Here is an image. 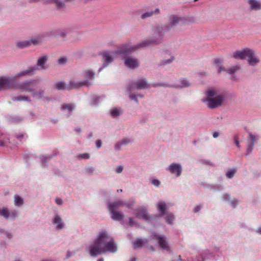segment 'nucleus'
<instances>
[{
    "instance_id": "nucleus-1",
    "label": "nucleus",
    "mask_w": 261,
    "mask_h": 261,
    "mask_svg": "<svg viewBox=\"0 0 261 261\" xmlns=\"http://www.w3.org/2000/svg\"><path fill=\"white\" fill-rule=\"evenodd\" d=\"M178 24H184V21L181 17L176 16H172L170 19L169 22L164 28L157 27L153 31V38L149 40L142 41L137 45H131L129 44H125L121 45L116 51V54L119 55H125L130 53L142 47H144L150 45L157 44L162 41L163 32L169 30Z\"/></svg>"
},
{
    "instance_id": "nucleus-2",
    "label": "nucleus",
    "mask_w": 261,
    "mask_h": 261,
    "mask_svg": "<svg viewBox=\"0 0 261 261\" xmlns=\"http://www.w3.org/2000/svg\"><path fill=\"white\" fill-rule=\"evenodd\" d=\"M88 250L91 256L96 257L107 252L115 253L117 250V246L114 239L110 238L106 231H102L98 234L92 244L89 246Z\"/></svg>"
},
{
    "instance_id": "nucleus-3",
    "label": "nucleus",
    "mask_w": 261,
    "mask_h": 261,
    "mask_svg": "<svg viewBox=\"0 0 261 261\" xmlns=\"http://www.w3.org/2000/svg\"><path fill=\"white\" fill-rule=\"evenodd\" d=\"M37 83V81L35 80L24 81L14 84V89L23 92H32L33 96L40 98L44 93V90H40L39 91L35 90Z\"/></svg>"
},
{
    "instance_id": "nucleus-4",
    "label": "nucleus",
    "mask_w": 261,
    "mask_h": 261,
    "mask_svg": "<svg viewBox=\"0 0 261 261\" xmlns=\"http://www.w3.org/2000/svg\"><path fill=\"white\" fill-rule=\"evenodd\" d=\"M224 100V96L218 93L216 90H209L207 92L206 97L203 101L207 102V106L211 109L218 108L221 106Z\"/></svg>"
},
{
    "instance_id": "nucleus-5",
    "label": "nucleus",
    "mask_w": 261,
    "mask_h": 261,
    "mask_svg": "<svg viewBox=\"0 0 261 261\" xmlns=\"http://www.w3.org/2000/svg\"><path fill=\"white\" fill-rule=\"evenodd\" d=\"M232 57L235 59L242 60L247 58L249 64L253 66L256 65L259 61L255 55L254 51L248 48L234 52Z\"/></svg>"
},
{
    "instance_id": "nucleus-6",
    "label": "nucleus",
    "mask_w": 261,
    "mask_h": 261,
    "mask_svg": "<svg viewBox=\"0 0 261 261\" xmlns=\"http://www.w3.org/2000/svg\"><path fill=\"white\" fill-rule=\"evenodd\" d=\"M124 205V203L120 200L111 202L109 204V210L111 213L112 219L116 221H121L124 218V215L116 212L120 207Z\"/></svg>"
},
{
    "instance_id": "nucleus-7",
    "label": "nucleus",
    "mask_w": 261,
    "mask_h": 261,
    "mask_svg": "<svg viewBox=\"0 0 261 261\" xmlns=\"http://www.w3.org/2000/svg\"><path fill=\"white\" fill-rule=\"evenodd\" d=\"M151 239L156 240L161 249L167 251L170 250V247L165 236L159 235L155 232H153L151 236Z\"/></svg>"
},
{
    "instance_id": "nucleus-8",
    "label": "nucleus",
    "mask_w": 261,
    "mask_h": 261,
    "mask_svg": "<svg viewBox=\"0 0 261 261\" xmlns=\"http://www.w3.org/2000/svg\"><path fill=\"white\" fill-rule=\"evenodd\" d=\"M37 70L36 68L35 67H30L28 69L21 71L18 73L14 75L13 76L10 77L11 80H13L14 84H17V83H16L15 81L17 79L20 78L22 76H30L34 74L36 70Z\"/></svg>"
},
{
    "instance_id": "nucleus-9",
    "label": "nucleus",
    "mask_w": 261,
    "mask_h": 261,
    "mask_svg": "<svg viewBox=\"0 0 261 261\" xmlns=\"http://www.w3.org/2000/svg\"><path fill=\"white\" fill-rule=\"evenodd\" d=\"M11 77L5 76L0 77V91L6 89H14V83Z\"/></svg>"
},
{
    "instance_id": "nucleus-10",
    "label": "nucleus",
    "mask_w": 261,
    "mask_h": 261,
    "mask_svg": "<svg viewBox=\"0 0 261 261\" xmlns=\"http://www.w3.org/2000/svg\"><path fill=\"white\" fill-rule=\"evenodd\" d=\"M100 55L102 57L103 63L102 67L99 69V71H100L103 68L106 67L110 63H112L114 60V58L107 51L101 53Z\"/></svg>"
},
{
    "instance_id": "nucleus-11",
    "label": "nucleus",
    "mask_w": 261,
    "mask_h": 261,
    "mask_svg": "<svg viewBox=\"0 0 261 261\" xmlns=\"http://www.w3.org/2000/svg\"><path fill=\"white\" fill-rule=\"evenodd\" d=\"M168 170L172 174H175L176 176H179L181 174L182 168L179 164L172 163L168 168Z\"/></svg>"
},
{
    "instance_id": "nucleus-12",
    "label": "nucleus",
    "mask_w": 261,
    "mask_h": 261,
    "mask_svg": "<svg viewBox=\"0 0 261 261\" xmlns=\"http://www.w3.org/2000/svg\"><path fill=\"white\" fill-rule=\"evenodd\" d=\"M69 90L72 89H76L80 88L83 86H89V82L87 80L83 81L82 82H75L73 81H70L69 85H67Z\"/></svg>"
},
{
    "instance_id": "nucleus-13",
    "label": "nucleus",
    "mask_w": 261,
    "mask_h": 261,
    "mask_svg": "<svg viewBox=\"0 0 261 261\" xmlns=\"http://www.w3.org/2000/svg\"><path fill=\"white\" fill-rule=\"evenodd\" d=\"M257 139L255 138V136L251 133L249 134V136L248 137L247 140V151L248 153H250L252 152L254 145V142Z\"/></svg>"
},
{
    "instance_id": "nucleus-14",
    "label": "nucleus",
    "mask_w": 261,
    "mask_h": 261,
    "mask_svg": "<svg viewBox=\"0 0 261 261\" xmlns=\"http://www.w3.org/2000/svg\"><path fill=\"white\" fill-rule=\"evenodd\" d=\"M125 65L130 68H134L139 65L137 60L132 58H126L124 60Z\"/></svg>"
},
{
    "instance_id": "nucleus-15",
    "label": "nucleus",
    "mask_w": 261,
    "mask_h": 261,
    "mask_svg": "<svg viewBox=\"0 0 261 261\" xmlns=\"http://www.w3.org/2000/svg\"><path fill=\"white\" fill-rule=\"evenodd\" d=\"M82 75L84 78V81L87 80L89 82V86L91 85L90 80H92L94 78L95 73L93 70L86 69L83 70Z\"/></svg>"
},
{
    "instance_id": "nucleus-16",
    "label": "nucleus",
    "mask_w": 261,
    "mask_h": 261,
    "mask_svg": "<svg viewBox=\"0 0 261 261\" xmlns=\"http://www.w3.org/2000/svg\"><path fill=\"white\" fill-rule=\"evenodd\" d=\"M136 216L139 219H143L146 221H148L150 218V216L144 208L138 210L136 213Z\"/></svg>"
},
{
    "instance_id": "nucleus-17",
    "label": "nucleus",
    "mask_w": 261,
    "mask_h": 261,
    "mask_svg": "<svg viewBox=\"0 0 261 261\" xmlns=\"http://www.w3.org/2000/svg\"><path fill=\"white\" fill-rule=\"evenodd\" d=\"M135 86L137 89H146L148 87L147 83L144 80H140L136 81Z\"/></svg>"
},
{
    "instance_id": "nucleus-18",
    "label": "nucleus",
    "mask_w": 261,
    "mask_h": 261,
    "mask_svg": "<svg viewBox=\"0 0 261 261\" xmlns=\"http://www.w3.org/2000/svg\"><path fill=\"white\" fill-rule=\"evenodd\" d=\"M250 7L252 10H258L261 9V3L256 0H249Z\"/></svg>"
},
{
    "instance_id": "nucleus-19",
    "label": "nucleus",
    "mask_w": 261,
    "mask_h": 261,
    "mask_svg": "<svg viewBox=\"0 0 261 261\" xmlns=\"http://www.w3.org/2000/svg\"><path fill=\"white\" fill-rule=\"evenodd\" d=\"M53 222L55 224H57L56 227L58 229H62L64 226V223L62 222V219L58 215H55Z\"/></svg>"
},
{
    "instance_id": "nucleus-20",
    "label": "nucleus",
    "mask_w": 261,
    "mask_h": 261,
    "mask_svg": "<svg viewBox=\"0 0 261 261\" xmlns=\"http://www.w3.org/2000/svg\"><path fill=\"white\" fill-rule=\"evenodd\" d=\"M158 210L161 213V215L163 216L165 214V211L167 208V205L165 202L160 201L157 204Z\"/></svg>"
},
{
    "instance_id": "nucleus-21",
    "label": "nucleus",
    "mask_w": 261,
    "mask_h": 261,
    "mask_svg": "<svg viewBox=\"0 0 261 261\" xmlns=\"http://www.w3.org/2000/svg\"><path fill=\"white\" fill-rule=\"evenodd\" d=\"M47 57L46 56H44L39 58L37 61V65L40 67L41 69H44L45 68L44 65L47 61Z\"/></svg>"
},
{
    "instance_id": "nucleus-22",
    "label": "nucleus",
    "mask_w": 261,
    "mask_h": 261,
    "mask_svg": "<svg viewBox=\"0 0 261 261\" xmlns=\"http://www.w3.org/2000/svg\"><path fill=\"white\" fill-rule=\"evenodd\" d=\"M159 12L160 10L159 9H156L154 11L147 12L141 15V18L142 19H146L147 17L152 16L154 14L159 13Z\"/></svg>"
},
{
    "instance_id": "nucleus-23",
    "label": "nucleus",
    "mask_w": 261,
    "mask_h": 261,
    "mask_svg": "<svg viewBox=\"0 0 261 261\" xmlns=\"http://www.w3.org/2000/svg\"><path fill=\"white\" fill-rule=\"evenodd\" d=\"M14 204L16 206H20L23 204V199L18 195L14 196Z\"/></svg>"
},
{
    "instance_id": "nucleus-24",
    "label": "nucleus",
    "mask_w": 261,
    "mask_h": 261,
    "mask_svg": "<svg viewBox=\"0 0 261 261\" xmlns=\"http://www.w3.org/2000/svg\"><path fill=\"white\" fill-rule=\"evenodd\" d=\"M31 42L29 41H24L17 42L16 46L19 48H23L29 46Z\"/></svg>"
},
{
    "instance_id": "nucleus-25",
    "label": "nucleus",
    "mask_w": 261,
    "mask_h": 261,
    "mask_svg": "<svg viewBox=\"0 0 261 261\" xmlns=\"http://www.w3.org/2000/svg\"><path fill=\"white\" fill-rule=\"evenodd\" d=\"M55 88L58 90H68L69 88L68 86H65V83L63 82H58L55 85Z\"/></svg>"
},
{
    "instance_id": "nucleus-26",
    "label": "nucleus",
    "mask_w": 261,
    "mask_h": 261,
    "mask_svg": "<svg viewBox=\"0 0 261 261\" xmlns=\"http://www.w3.org/2000/svg\"><path fill=\"white\" fill-rule=\"evenodd\" d=\"M13 101H30L31 100L28 96H15L12 98Z\"/></svg>"
},
{
    "instance_id": "nucleus-27",
    "label": "nucleus",
    "mask_w": 261,
    "mask_h": 261,
    "mask_svg": "<svg viewBox=\"0 0 261 261\" xmlns=\"http://www.w3.org/2000/svg\"><path fill=\"white\" fill-rule=\"evenodd\" d=\"M144 243H147V240H145L144 241L143 240L141 239H137L134 243V247L135 248H141L142 247Z\"/></svg>"
},
{
    "instance_id": "nucleus-28",
    "label": "nucleus",
    "mask_w": 261,
    "mask_h": 261,
    "mask_svg": "<svg viewBox=\"0 0 261 261\" xmlns=\"http://www.w3.org/2000/svg\"><path fill=\"white\" fill-rule=\"evenodd\" d=\"M62 110L67 109L69 112H71L74 109V106L72 103H65L61 106Z\"/></svg>"
},
{
    "instance_id": "nucleus-29",
    "label": "nucleus",
    "mask_w": 261,
    "mask_h": 261,
    "mask_svg": "<svg viewBox=\"0 0 261 261\" xmlns=\"http://www.w3.org/2000/svg\"><path fill=\"white\" fill-rule=\"evenodd\" d=\"M240 69V66L236 65V66H232L228 69H225V71H226L228 73L231 74L235 73L237 71H238Z\"/></svg>"
},
{
    "instance_id": "nucleus-30",
    "label": "nucleus",
    "mask_w": 261,
    "mask_h": 261,
    "mask_svg": "<svg viewBox=\"0 0 261 261\" xmlns=\"http://www.w3.org/2000/svg\"><path fill=\"white\" fill-rule=\"evenodd\" d=\"M0 215L7 219L10 216V212L8 208L4 207L2 210L0 209Z\"/></svg>"
},
{
    "instance_id": "nucleus-31",
    "label": "nucleus",
    "mask_w": 261,
    "mask_h": 261,
    "mask_svg": "<svg viewBox=\"0 0 261 261\" xmlns=\"http://www.w3.org/2000/svg\"><path fill=\"white\" fill-rule=\"evenodd\" d=\"M174 219V216L173 214H171V213L167 214V216L165 217V221L167 223H168L169 224H171L172 222Z\"/></svg>"
},
{
    "instance_id": "nucleus-32",
    "label": "nucleus",
    "mask_w": 261,
    "mask_h": 261,
    "mask_svg": "<svg viewBox=\"0 0 261 261\" xmlns=\"http://www.w3.org/2000/svg\"><path fill=\"white\" fill-rule=\"evenodd\" d=\"M236 171H237L236 169H232L230 170L229 171H228V172H226V177L228 178H232L234 176Z\"/></svg>"
},
{
    "instance_id": "nucleus-33",
    "label": "nucleus",
    "mask_w": 261,
    "mask_h": 261,
    "mask_svg": "<svg viewBox=\"0 0 261 261\" xmlns=\"http://www.w3.org/2000/svg\"><path fill=\"white\" fill-rule=\"evenodd\" d=\"M120 114V111L117 109H114L111 111V115L113 117L118 116Z\"/></svg>"
},
{
    "instance_id": "nucleus-34",
    "label": "nucleus",
    "mask_w": 261,
    "mask_h": 261,
    "mask_svg": "<svg viewBox=\"0 0 261 261\" xmlns=\"http://www.w3.org/2000/svg\"><path fill=\"white\" fill-rule=\"evenodd\" d=\"M77 158L80 160L88 159L90 158V154L88 153L80 154L77 156Z\"/></svg>"
},
{
    "instance_id": "nucleus-35",
    "label": "nucleus",
    "mask_w": 261,
    "mask_h": 261,
    "mask_svg": "<svg viewBox=\"0 0 261 261\" xmlns=\"http://www.w3.org/2000/svg\"><path fill=\"white\" fill-rule=\"evenodd\" d=\"M181 87H187L190 85L189 82L185 79H183L181 81Z\"/></svg>"
},
{
    "instance_id": "nucleus-36",
    "label": "nucleus",
    "mask_w": 261,
    "mask_h": 261,
    "mask_svg": "<svg viewBox=\"0 0 261 261\" xmlns=\"http://www.w3.org/2000/svg\"><path fill=\"white\" fill-rule=\"evenodd\" d=\"M239 138L238 135H234V136H233V140H234V143H235L236 145L237 146V147L238 148H240V145L239 144Z\"/></svg>"
},
{
    "instance_id": "nucleus-37",
    "label": "nucleus",
    "mask_w": 261,
    "mask_h": 261,
    "mask_svg": "<svg viewBox=\"0 0 261 261\" xmlns=\"http://www.w3.org/2000/svg\"><path fill=\"white\" fill-rule=\"evenodd\" d=\"M94 169L92 167H89L86 169V173L88 174H92L94 173Z\"/></svg>"
},
{
    "instance_id": "nucleus-38",
    "label": "nucleus",
    "mask_w": 261,
    "mask_h": 261,
    "mask_svg": "<svg viewBox=\"0 0 261 261\" xmlns=\"http://www.w3.org/2000/svg\"><path fill=\"white\" fill-rule=\"evenodd\" d=\"M67 61V59L66 57H61L59 58L58 60V62L59 64H64Z\"/></svg>"
},
{
    "instance_id": "nucleus-39",
    "label": "nucleus",
    "mask_w": 261,
    "mask_h": 261,
    "mask_svg": "<svg viewBox=\"0 0 261 261\" xmlns=\"http://www.w3.org/2000/svg\"><path fill=\"white\" fill-rule=\"evenodd\" d=\"M31 42L33 44H38L41 42V38H35V39H32L31 40Z\"/></svg>"
},
{
    "instance_id": "nucleus-40",
    "label": "nucleus",
    "mask_w": 261,
    "mask_h": 261,
    "mask_svg": "<svg viewBox=\"0 0 261 261\" xmlns=\"http://www.w3.org/2000/svg\"><path fill=\"white\" fill-rule=\"evenodd\" d=\"M230 203L231 206L233 208H234L236 206V205L238 204V201L236 199H233L231 201Z\"/></svg>"
},
{
    "instance_id": "nucleus-41",
    "label": "nucleus",
    "mask_w": 261,
    "mask_h": 261,
    "mask_svg": "<svg viewBox=\"0 0 261 261\" xmlns=\"http://www.w3.org/2000/svg\"><path fill=\"white\" fill-rule=\"evenodd\" d=\"M152 184L154 186L158 187L160 185V181L158 179H153L152 180Z\"/></svg>"
},
{
    "instance_id": "nucleus-42",
    "label": "nucleus",
    "mask_w": 261,
    "mask_h": 261,
    "mask_svg": "<svg viewBox=\"0 0 261 261\" xmlns=\"http://www.w3.org/2000/svg\"><path fill=\"white\" fill-rule=\"evenodd\" d=\"M123 169V167L121 165L118 166L116 169V172L118 173H121Z\"/></svg>"
},
{
    "instance_id": "nucleus-43",
    "label": "nucleus",
    "mask_w": 261,
    "mask_h": 261,
    "mask_svg": "<svg viewBox=\"0 0 261 261\" xmlns=\"http://www.w3.org/2000/svg\"><path fill=\"white\" fill-rule=\"evenodd\" d=\"M55 202L58 205H61L62 204V200L59 198H56Z\"/></svg>"
},
{
    "instance_id": "nucleus-44",
    "label": "nucleus",
    "mask_w": 261,
    "mask_h": 261,
    "mask_svg": "<svg viewBox=\"0 0 261 261\" xmlns=\"http://www.w3.org/2000/svg\"><path fill=\"white\" fill-rule=\"evenodd\" d=\"M101 146V141L100 140H97L96 141V146L97 148H100Z\"/></svg>"
},
{
    "instance_id": "nucleus-45",
    "label": "nucleus",
    "mask_w": 261,
    "mask_h": 261,
    "mask_svg": "<svg viewBox=\"0 0 261 261\" xmlns=\"http://www.w3.org/2000/svg\"><path fill=\"white\" fill-rule=\"evenodd\" d=\"M17 216V213L15 211L11 212V213H10V216L13 219H14L16 218Z\"/></svg>"
},
{
    "instance_id": "nucleus-46",
    "label": "nucleus",
    "mask_w": 261,
    "mask_h": 261,
    "mask_svg": "<svg viewBox=\"0 0 261 261\" xmlns=\"http://www.w3.org/2000/svg\"><path fill=\"white\" fill-rule=\"evenodd\" d=\"M200 208H201L200 206H199V205H196V206H195V207H194V212L195 213H197V212H198L200 211Z\"/></svg>"
},
{
    "instance_id": "nucleus-47",
    "label": "nucleus",
    "mask_w": 261,
    "mask_h": 261,
    "mask_svg": "<svg viewBox=\"0 0 261 261\" xmlns=\"http://www.w3.org/2000/svg\"><path fill=\"white\" fill-rule=\"evenodd\" d=\"M129 223L130 226L134 225V224H135L134 220L133 218H129Z\"/></svg>"
},
{
    "instance_id": "nucleus-48",
    "label": "nucleus",
    "mask_w": 261,
    "mask_h": 261,
    "mask_svg": "<svg viewBox=\"0 0 261 261\" xmlns=\"http://www.w3.org/2000/svg\"><path fill=\"white\" fill-rule=\"evenodd\" d=\"M219 136V133L217 132H214L213 134V136L214 138H217Z\"/></svg>"
},
{
    "instance_id": "nucleus-49",
    "label": "nucleus",
    "mask_w": 261,
    "mask_h": 261,
    "mask_svg": "<svg viewBox=\"0 0 261 261\" xmlns=\"http://www.w3.org/2000/svg\"><path fill=\"white\" fill-rule=\"evenodd\" d=\"M128 142L129 141H128V140H127V139H123L121 141V144H124H124H127L128 143Z\"/></svg>"
},
{
    "instance_id": "nucleus-50",
    "label": "nucleus",
    "mask_w": 261,
    "mask_h": 261,
    "mask_svg": "<svg viewBox=\"0 0 261 261\" xmlns=\"http://www.w3.org/2000/svg\"><path fill=\"white\" fill-rule=\"evenodd\" d=\"M148 249H149V250H150V251H153V252L155 251V249L153 246H148Z\"/></svg>"
},
{
    "instance_id": "nucleus-51",
    "label": "nucleus",
    "mask_w": 261,
    "mask_h": 261,
    "mask_svg": "<svg viewBox=\"0 0 261 261\" xmlns=\"http://www.w3.org/2000/svg\"><path fill=\"white\" fill-rule=\"evenodd\" d=\"M130 98L132 99H134L136 101H137V97H136V95H130Z\"/></svg>"
},
{
    "instance_id": "nucleus-52",
    "label": "nucleus",
    "mask_w": 261,
    "mask_h": 261,
    "mask_svg": "<svg viewBox=\"0 0 261 261\" xmlns=\"http://www.w3.org/2000/svg\"><path fill=\"white\" fill-rule=\"evenodd\" d=\"M224 198L225 200H228L230 198V196L228 194H225L223 195Z\"/></svg>"
},
{
    "instance_id": "nucleus-53",
    "label": "nucleus",
    "mask_w": 261,
    "mask_h": 261,
    "mask_svg": "<svg viewBox=\"0 0 261 261\" xmlns=\"http://www.w3.org/2000/svg\"><path fill=\"white\" fill-rule=\"evenodd\" d=\"M4 145H5L4 141L0 140V146H4Z\"/></svg>"
},
{
    "instance_id": "nucleus-54",
    "label": "nucleus",
    "mask_w": 261,
    "mask_h": 261,
    "mask_svg": "<svg viewBox=\"0 0 261 261\" xmlns=\"http://www.w3.org/2000/svg\"><path fill=\"white\" fill-rule=\"evenodd\" d=\"M173 60V58L171 59H169V60H168L166 62H165L164 64H167V63H170L171 62V61Z\"/></svg>"
},
{
    "instance_id": "nucleus-55",
    "label": "nucleus",
    "mask_w": 261,
    "mask_h": 261,
    "mask_svg": "<svg viewBox=\"0 0 261 261\" xmlns=\"http://www.w3.org/2000/svg\"><path fill=\"white\" fill-rule=\"evenodd\" d=\"M223 70V68L221 66H219L218 68V72L219 73L221 72Z\"/></svg>"
},
{
    "instance_id": "nucleus-56",
    "label": "nucleus",
    "mask_w": 261,
    "mask_h": 261,
    "mask_svg": "<svg viewBox=\"0 0 261 261\" xmlns=\"http://www.w3.org/2000/svg\"><path fill=\"white\" fill-rule=\"evenodd\" d=\"M215 63H216V64H219V63H221V61H220V59H215Z\"/></svg>"
},
{
    "instance_id": "nucleus-57",
    "label": "nucleus",
    "mask_w": 261,
    "mask_h": 261,
    "mask_svg": "<svg viewBox=\"0 0 261 261\" xmlns=\"http://www.w3.org/2000/svg\"><path fill=\"white\" fill-rule=\"evenodd\" d=\"M257 232L261 234V227H259L257 229Z\"/></svg>"
},
{
    "instance_id": "nucleus-58",
    "label": "nucleus",
    "mask_w": 261,
    "mask_h": 261,
    "mask_svg": "<svg viewBox=\"0 0 261 261\" xmlns=\"http://www.w3.org/2000/svg\"><path fill=\"white\" fill-rule=\"evenodd\" d=\"M130 261H136V259H135V258H132L130 259Z\"/></svg>"
},
{
    "instance_id": "nucleus-59",
    "label": "nucleus",
    "mask_w": 261,
    "mask_h": 261,
    "mask_svg": "<svg viewBox=\"0 0 261 261\" xmlns=\"http://www.w3.org/2000/svg\"><path fill=\"white\" fill-rule=\"evenodd\" d=\"M97 261H103V259L102 258H99Z\"/></svg>"
},
{
    "instance_id": "nucleus-60",
    "label": "nucleus",
    "mask_w": 261,
    "mask_h": 261,
    "mask_svg": "<svg viewBox=\"0 0 261 261\" xmlns=\"http://www.w3.org/2000/svg\"><path fill=\"white\" fill-rule=\"evenodd\" d=\"M20 137H23V135H21V136H17V138H18V139H19V138H20Z\"/></svg>"
},
{
    "instance_id": "nucleus-61",
    "label": "nucleus",
    "mask_w": 261,
    "mask_h": 261,
    "mask_svg": "<svg viewBox=\"0 0 261 261\" xmlns=\"http://www.w3.org/2000/svg\"><path fill=\"white\" fill-rule=\"evenodd\" d=\"M42 261H52L51 259L42 260Z\"/></svg>"
},
{
    "instance_id": "nucleus-62",
    "label": "nucleus",
    "mask_w": 261,
    "mask_h": 261,
    "mask_svg": "<svg viewBox=\"0 0 261 261\" xmlns=\"http://www.w3.org/2000/svg\"><path fill=\"white\" fill-rule=\"evenodd\" d=\"M75 130H76V131L80 132V129H75Z\"/></svg>"
},
{
    "instance_id": "nucleus-63",
    "label": "nucleus",
    "mask_w": 261,
    "mask_h": 261,
    "mask_svg": "<svg viewBox=\"0 0 261 261\" xmlns=\"http://www.w3.org/2000/svg\"><path fill=\"white\" fill-rule=\"evenodd\" d=\"M122 190H119V192H122Z\"/></svg>"
},
{
    "instance_id": "nucleus-64",
    "label": "nucleus",
    "mask_w": 261,
    "mask_h": 261,
    "mask_svg": "<svg viewBox=\"0 0 261 261\" xmlns=\"http://www.w3.org/2000/svg\"><path fill=\"white\" fill-rule=\"evenodd\" d=\"M197 0H194V1H197Z\"/></svg>"
}]
</instances>
